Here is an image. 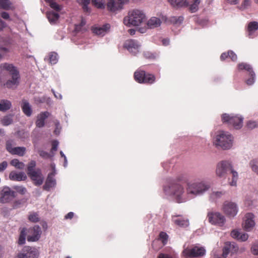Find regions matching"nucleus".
<instances>
[{"instance_id": "obj_59", "label": "nucleus", "mask_w": 258, "mask_h": 258, "mask_svg": "<svg viewBox=\"0 0 258 258\" xmlns=\"http://www.w3.org/2000/svg\"><path fill=\"white\" fill-rule=\"evenodd\" d=\"M157 258H173V257L168 254L160 253L158 255Z\"/></svg>"}, {"instance_id": "obj_56", "label": "nucleus", "mask_w": 258, "mask_h": 258, "mask_svg": "<svg viewBox=\"0 0 258 258\" xmlns=\"http://www.w3.org/2000/svg\"><path fill=\"white\" fill-rule=\"evenodd\" d=\"M248 235L247 234L245 233H240V235L239 237L238 240H240L242 241H245L248 239Z\"/></svg>"}, {"instance_id": "obj_48", "label": "nucleus", "mask_w": 258, "mask_h": 258, "mask_svg": "<svg viewBox=\"0 0 258 258\" xmlns=\"http://www.w3.org/2000/svg\"><path fill=\"white\" fill-rule=\"evenodd\" d=\"M14 188L17 192L22 195L25 194L27 192V189L23 186H15Z\"/></svg>"}, {"instance_id": "obj_58", "label": "nucleus", "mask_w": 258, "mask_h": 258, "mask_svg": "<svg viewBox=\"0 0 258 258\" xmlns=\"http://www.w3.org/2000/svg\"><path fill=\"white\" fill-rule=\"evenodd\" d=\"M8 166V163L4 161L0 164V172L3 171Z\"/></svg>"}, {"instance_id": "obj_54", "label": "nucleus", "mask_w": 258, "mask_h": 258, "mask_svg": "<svg viewBox=\"0 0 258 258\" xmlns=\"http://www.w3.org/2000/svg\"><path fill=\"white\" fill-rule=\"evenodd\" d=\"M250 4V0H244L241 5V9H246Z\"/></svg>"}, {"instance_id": "obj_13", "label": "nucleus", "mask_w": 258, "mask_h": 258, "mask_svg": "<svg viewBox=\"0 0 258 258\" xmlns=\"http://www.w3.org/2000/svg\"><path fill=\"white\" fill-rule=\"evenodd\" d=\"M223 211L227 216L233 217L237 214L238 209L234 203L226 201L223 204Z\"/></svg>"}, {"instance_id": "obj_43", "label": "nucleus", "mask_w": 258, "mask_h": 258, "mask_svg": "<svg viewBox=\"0 0 258 258\" xmlns=\"http://www.w3.org/2000/svg\"><path fill=\"white\" fill-rule=\"evenodd\" d=\"M54 1V0H49V2H47L46 3H48L49 6L53 10H55L56 11H60L61 10L60 6Z\"/></svg>"}, {"instance_id": "obj_64", "label": "nucleus", "mask_w": 258, "mask_h": 258, "mask_svg": "<svg viewBox=\"0 0 258 258\" xmlns=\"http://www.w3.org/2000/svg\"><path fill=\"white\" fill-rule=\"evenodd\" d=\"M144 55V56L146 58H152L154 57V55L152 54H150V53H149L148 52H145Z\"/></svg>"}, {"instance_id": "obj_62", "label": "nucleus", "mask_w": 258, "mask_h": 258, "mask_svg": "<svg viewBox=\"0 0 258 258\" xmlns=\"http://www.w3.org/2000/svg\"><path fill=\"white\" fill-rule=\"evenodd\" d=\"M228 57V53H227L226 52H224V53H222L220 56V59L222 60H224L226 58H227Z\"/></svg>"}, {"instance_id": "obj_17", "label": "nucleus", "mask_w": 258, "mask_h": 258, "mask_svg": "<svg viewBox=\"0 0 258 258\" xmlns=\"http://www.w3.org/2000/svg\"><path fill=\"white\" fill-rule=\"evenodd\" d=\"M132 54L135 55L139 52L140 45L137 40L128 39L125 41L123 45Z\"/></svg>"}, {"instance_id": "obj_31", "label": "nucleus", "mask_w": 258, "mask_h": 258, "mask_svg": "<svg viewBox=\"0 0 258 258\" xmlns=\"http://www.w3.org/2000/svg\"><path fill=\"white\" fill-rule=\"evenodd\" d=\"M11 107L12 104L10 101L5 99L0 101V111L5 112L9 110Z\"/></svg>"}, {"instance_id": "obj_61", "label": "nucleus", "mask_w": 258, "mask_h": 258, "mask_svg": "<svg viewBox=\"0 0 258 258\" xmlns=\"http://www.w3.org/2000/svg\"><path fill=\"white\" fill-rule=\"evenodd\" d=\"M1 17L5 20H9L10 19L9 14L7 12H4L2 13Z\"/></svg>"}, {"instance_id": "obj_29", "label": "nucleus", "mask_w": 258, "mask_h": 258, "mask_svg": "<svg viewBox=\"0 0 258 258\" xmlns=\"http://www.w3.org/2000/svg\"><path fill=\"white\" fill-rule=\"evenodd\" d=\"M161 24V21L156 17H152L147 22L148 27L150 29L159 27Z\"/></svg>"}, {"instance_id": "obj_27", "label": "nucleus", "mask_w": 258, "mask_h": 258, "mask_svg": "<svg viewBox=\"0 0 258 258\" xmlns=\"http://www.w3.org/2000/svg\"><path fill=\"white\" fill-rule=\"evenodd\" d=\"M12 79L7 81L5 85L8 88H12L19 84L20 75L12 76Z\"/></svg>"}, {"instance_id": "obj_8", "label": "nucleus", "mask_w": 258, "mask_h": 258, "mask_svg": "<svg viewBox=\"0 0 258 258\" xmlns=\"http://www.w3.org/2000/svg\"><path fill=\"white\" fill-rule=\"evenodd\" d=\"M39 253L34 247L25 246L16 255V258H38Z\"/></svg>"}, {"instance_id": "obj_55", "label": "nucleus", "mask_w": 258, "mask_h": 258, "mask_svg": "<svg viewBox=\"0 0 258 258\" xmlns=\"http://www.w3.org/2000/svg\"><path fill=\"white\" fill-rule=\"evenodd\" d=\"M256 126V122L255 121H249L247 123V127L248 128L252 129Z\"/></svg>"}, {"instance_id": "obj_51", "label": "nucleus", "mask_w": 258, "mask_h": 258, "mask_svg": "<svg viewBox=\"0 0 258 258\" xmlns=\"http://www.w3.org/2000/svg\"><path fill=\"white\" fill-rule=\"evenodd\" d=\"M58 145V142L57 141H53L52 142V147L51 149V152L52 153H53V152H55L57 150Z\"/></svg>"}, {"instance_id": "obj_52", "label": "nucleus", "mask_w": 258, "mask_h": 258, "mask_svg": "<svg viewBox=\"0 0 258 258\" xmlns=\"http://www.w3.org/2000/svg\"><path fill=\"white\" fill-rule=\"evenodd\" d=\"M240 235V233L236 230H233L231 233V236L234 238L237 239V240L239 239Z\"/></svg>"}, {"instance_id": "obj_32", "label": "nucleus", "mask_w": 258, "mask_h": 258, "mask_svg": "<svg viewBox=\"0 0 258 258\" xmlns=\"http://www.w3.org/2000/svg\"><path fill=\"white\" fill-rule=\"evenodd\" d=\"M27 228H23L20 230V233L18 240V244L20 245H23L26 242V237H27Z\"/></svg>"}, {"instance_id": "obj_63", "label": "nucleus", "mask_w": 258, "mask_h": 258, "mask_svg": "<svg viewBox=\"0 0 258 258\" xmlns=\"http://www.w3.org/2000/svg\"><path fill=\"white\" fill-rule=\"evenodd\" d=\"M74 213L73 212H69L65 216L66 219H72L74 217Z\"/></svg>"}, {"instance_id": "obj_5", "label": "nucleus", "mask_w": 258, "mask_h": 258, "mask_svg": "<svg viewBox=\"0 0 258 258\" xmlns=\"http://www.w3.org/2000/svg\"><path fill=\"white\" fill-rule=\"evenodd\" d=\"M135 80L139 83L152 84L156 81L155 76L151 74L146 73L145 71L138 70L134 73Z\"/></svg>"}, {"instance_id": "obj_33", "label": "nucleus", "mask_w": 258, "mask_h": 258, "mask_svg": "<svg viewBox=\"0 0 258 258\" xmlns=\"http://www.w3.org/2000/svg\"><path fill=\"white\" fill-rule=\"evenodd\" d=\"M258 29V23L256 22H251L249 23L247 27V31L248 32V36L249 38L252 37V34Z\"/></svg>"}, {"instance_id": "obj_40", "label": "nucleus", "mask_w": 258, "mask_h": 258, "mask_svg": "<svg viewBox=\"0 0 258 258\" xmlns=\"http://www.w3.org/2000/svg\"><path fill=\"white\" fill-rule=\"evenodd\" d=\"M27 201V199L25 198L15 200L13 203V207L15 209L20 208L21 206V205L26 203Z\"/></svg>"}, {"instance_id": "obj_22", "label": "nucleus", "mask_w": 258, "mask_h": 258, "mask_svg": "<svg viewBox=\"0 0 258 258\" xmlns=\"http://www.w3.org/2000/svg\"><path fill=\"white\" fill-rule=\"evenodd\" d=\"M253 215L252 214L248 213L245 216L244 223L243 224L244 229L246 231H249L255 225L253 220Z\"/></svg>"}, {"instance_id": "obj_41", "label": "nucleus", "mask_w": 258, "mask_h": 258, "mask_svg": "<svg viewBox=\"0 0 258 258\" xmlns=\"http://www.w3.org/2000/svg\"><path fill=\"white\" fill-rule=\"evenodd\" d=\"M90 3V0H82V5L83 11L86 13H90L91 9L88 7V5Z\"/></svg>"}, {"instance_id": "obj_4", "label": "nucleus", "mask_w": 258, "mask_h": 258, "mask_svg": "<svg viewBox=\"0 0 258 258\" xmlns=\"http://www.w3.org/2000/svg\"><path fill=\"white\" fill-rule=\"evenodd\" d=\"M232 137L231 134L224 131H219L216 135L214 143L216 147L224 150L230 148L232 145Z\"/></svg>"}, {"instance_id": "obj_37", "label": "nucleus", "mask_w": 258, "mask_h": 258, "mask_svg": "<svg viewBox=\"0 0 258 258\" xmlns=\"http://www.w3.org/2000/svg\"><path fill=\"white\" fill-rule=\"evenodd\" d=\"M201 0H192V3L189 5V10L191 13L197 12L199 9V5Z\"/></svg>"}, {"instance_id": "obj_60", "label": "nucleus", "mask_w": 258, "mask_h": 258, "mask_svg": "<svg viewBox=\"0 0 258 258\" xmlns=\"http://www.w3.org/2000/svg\"><path fill=\"white\" fill-rule=\"evenodd\" d=\"M222 195V193L220 191L213 192L211 194V197L212 198L220 197Z\"/></svg>"}, {"instance_id": "obj_18", "label": "nucleus", "mask_w": 258, "mask_h": 258, "mask_svg": "<svg viewBox=\"0 0 258 258\" xmlns=\"http://www.w3.org/2000/svg\"><path fill=\"white\" fill-rule=\"evenodd\" d=\"M7 150L12 155H17L23 156L26 152V148L24 147H13L12 144L10 141L6 143Z\"/></svg>"}, {"instance_id": "obj_11", "label": "nucleus", "mask_w": 258, "mask_h": 258, "mask_svg": "<svg viewBox=\"0 0 258 258\" xmlns=\"http://www.w3.org/2000/svg\"><path fill=\"white\" fill-rule=\"evenodd\" d=\"M27 240L29 242H35L39 240L41 234V228L35 225L33 227L27 229Z\"/></svg>"}, {"instance_id": "obj_7", "label": "nucleus", "mask_w": 258, "mask_h": 258, "mask_svg": "<svg viewBox=\"0 0 258 258\" xmlns=\"http://www.w3.org/2000/svg\"><path fill=\"white\" fill-rule=\"evenodd\" d=\"M171 194H172L178 203L183 202V195L184 194V188L183 185L177 182H173L169 186Z\"/></svg>"}, {"instance_id": "obj_20", "label": "nucleus", "mask_w": 258, "mask_h": 258, "mask_svg": "<svg viewBox=\"0 0 258 258\" xmlns=\"http://www.w3.org/2000/svg\"><path fill=\"white\" fill-rule=\"evenodd\" d=\"M35 185L39 186L42 184L43 177L42 176L41 170L37 169L34 172L28 174Z\"/></svg>"}, {"instance_id": "obj_28", "label": "nucleus", "mask_w": 258, "mask_h": 258, "mask_svg": "<svg viewBox=\"0 0 258 258\" xmlns=\"http://www.w3.org/2000/svg\"><path fill=\"white\" fill-rule=\"evenodd\" d=\"M46 16L49 22L51 24H55L59 18V14L53 11L47 12Z\"/></svg>"}, {"instance_id": "obj_6", "label": "nucleus", "mask_w": 258, "mask_h": 258, "mask_svg": "<svg viewBox=\"0 0 258 258\" xmlns=\"http://www.w3.org/2000/svg\"><path fill=\"white\" fill-rule=\"evenodd\" d=\"M221 119L224 123L232 125L235 129H240L243 125V118L238 115H232L228 114H223Z\"/></svg>"}, {"instance_id": "obj_36", "label": "nucleus", "mask_w": 258, "mask_h": 258, "mask_svg": "<svg viewBox=\"0 0 258 258\" xmlns=\"http://www.w3.org/2000/svg\"><path fill=\"white\" fill-rule=\"evenodd\" d=\"M0 8L6 10L14 9L10 0H0Z\"/></svg>"}, {"instance_id": "obj_30", "label": "nucleus", "mask_w": 258, "mask_h": 258, "mask_svg": "<svg viewBox=\"0 0 258 258\" xmlns=\"http://www.w3.org/2000/svg\"><path fill=\"white\" fill-rule=\"evenodd\" d=\"M168 2L172 7L177 8L187 6L186 0H168Z\"/></svg>"}, {"instance_id": "obj_23", "label": "nucleus", "mask_w": 258, "mask_h": 258, "mask_svg": "<svg viewBox=\"0 0 258 258\" xmlns=\"http://www.w3.org/2000/svg\"><path fill=\"white\" fill-rule=\"evenodd\" d=\"M2 70L8 71L11 76L19 75V72L13 64L4 63L1 64Z\"/></svg>"}, {"instance_id": "obj_26", "label": "nucleus", "mask_w": 258, "mask_h": 258, "mask_svg": "<svg viewBox=\"0 0 258 258\" xmlns=\"http://www.w3.org/2000/svg\"><path fill=\"white\" fill-rule=\"evenodd\" d=\"M173 221L176 225L181 227H186L189 225L188 220L181 217L175 216L173 218Z\"/></svg>"}, {"instance_id": "obj_57", "label": "nucleus", "mask_w": 258, "mask_h": 258, "mask_svg": "<svg viewBox=\"0 0 258 258\" xmlns=\"http://www.w3.org/2000/svg\"><path fill=\"white\" fill-rule=\"evenodd\" d=\"M39 155L43 158H48L50 157V155L47 152L44 151H40L39 152Z\"/></svg>"}, {"instance_id": "obj_3", "label": "nucleus", "mask_w": 258, "mask_h": 258, "mask_svg": "<svg viewBox=\"0 0 258 258\" xmlns=\"http://www.w3.org/2000/svg\"><path fill=\"white\" fill-rule=\"evenodd\" d=\"M210 186L205 181L189 182L186 186V193L191 197L203 194L208 190Z\"/></svg>"}, {"instance_id": "obj_46", "label": "nucleus", "mask_w": 258, "mask_h": 258, "mask_svg": "<svg viewBox=\"0 0 258 258\" xmlns=\"http://www.w3.org/2000/svg\"><path fill=\"white\" fill-rule=\"evenodd\" d=\"M29 220L33 222H37L39 219L37 213L33 212L30 214L28 217Z\"/></svg>"}, {"instance_id": "obj_24", "label": "nucleus", "mask_w": 258, "mask_h": 258, "mask_svg": "<svg viewBox=\"0 0 258 258\" xmlns=\"http://www.w3.org/2000/svg\"><path fill=\"white\" fill-rule=\"evenodd\" d=\"M49 113L47 111L40 113L37 116L36 121V125L37 127L41 128L44 126L45 124V120L49 116Z\"/></svg>"}, {"instance_id": "obj_14", "label": "nucleus", "mask_w": 258, "mask_h": 258, "mask_svg": "<svg viewBox=\"0 0 258 258\" xmlns=\"http://www.w3.org/2000/svg\"><path fill=\"white\" fill-rule=\"evenodd\" d=\"M124 4L125 0H108L107 9L110 12L116 13L123 9Z\"/></svg>"}, {"instance_id": "obj_34", "label": "nucleus", "mask_w": 258, "mask_h": 258, "mask_svg": "<svg viewBox=\"0 0 258 258\" xmlns=\"http://www.w3.org/2000/svg\"><path fill=\"white\" fill-rule=\"evenodd\" d=\"M22 109L24 112V113L27 116H31L32 114V109L29 105V102L24 100H23V105L22 106Z\"/></svg>"}, {"instance_id": "obj_2", "label": "nucleus", "mask_w": 258, "mask_h": 258, "mask_svg": "<svg viewBox=\"0 0 258 258\" xmlns=\"http://www.w3.org/2000/svg\"><path fill=\"white\" fill-rule=\"evenodd\" d=\"M146 21L145 14L140 10H133L130 11L127 16L123 19V23L125 25L139 26Z\"/></svg>"}, {"instance_id": "obj_15", "label": "nucleus", "mask_w": 258, "mask_h": 258, "mask_svg": "<svg viewBox=\"0 0 258 258\" xmlns=\"http://www.w3.org/2000/svg\"><path fill=\"white\" fill-rule=\"evenodd\" d=\"M239 249L238 245L235 243L226 242L222 248V254L224 258H226L229 253L231 255L237 252Z\"/></svg>"}, {"instance_id": "obj_44", "label": "nucleus", "mask_w": 258, "mask_h": 258, "mask_svg": "<svg viewBox=\"0 0 258 258\" xmlns=\"http://www.w3.org/2000/svg\"><path fill=\"white\" fill-rule=\"evenodd\" d=\"M159 239L162 241L163 244L165 245L168 240V235L164 232H161L159 235Z\"/></svg>"}, {"instance_id": "obj_53", "label": "nucleus", "mask_w": 258, "mask_h": 258, "mask_svg": "<svg viewBox=\"0 0 258 258\" xmlns=\"http://www.w3.org/2000/svg\"><path fill=\"white\" fill-rule=\"evenodd\" d=\"M251 251L253 254H258V245L256 244H253L251 248Z\"/></svg>"}, {"instance_id": "obj_39", "label": "nucleus", "mask_w": 258, "mask_h": 258, "mask_svg": "<svg viewBox=\"0 0 258 258\" xmlns=\"http://www.w3.org/2000/svg\"><path fill=\"white\" fill-rule=\"evenodd\" d=\"M49 61L51 64H55L57 62V54L54 52H51L49 54Z\"/></svg>"}, {"instance_id": "obj_38", "label": "nucleus", "mask_w": 258, "mask_h": 258, "mask_svg": "<svg viewBox=\"0 0 258 258\" xmlns=\"http://www.w3.org/2000/svg\"><path fill=\"white\" fill-rule=\"evenodd\" d=\"M10 164L11 165L19 169H23L25 167V164L22 162H20L17 159L12 160L11 161Z\"/></svg>"}, {"instance_id": "obj_21", "label": "nucleus", "mask_w": 258, "mask_h": 258, "mask_svg": "<svg viewBox=\"0 0 258 258\" xmlns=\"http://www.w3.org/2000/svg\"><path fill=\"white\" fill-rule=\"evenodd\" d=\"M55 174V171L48 174L45 183L43 186L44 190L49 191L51 188L55 185L56 181L54 178Z\"/></svg>"}, {"instance_id": "obj_19", "label": "nucleus", "mask_w": 258, "mask_h": 258, "mask_svg": "<svg viewBox=\"0 0 258 258\" xmlns=\"http://www.w3.org/2000/svg\"><path fill=\"white\" fill-rule=\"evenodd\" d=\"M110 28V25L109 24H105L102 26L99 25H94L91 27L92 32L98 36H103L105 35Z\"/></svg>"}, {"instance_id": "obj_35", "label": "nucleus", "mask_w": 258, "mask_h": 258, "mask_svg": "<svg viewBox=\"0 0 258 258\" xmlns=\"http://www.w3.org/2000/svg\"><path fill=\"white\" fill-rule=\"evenodd\" d=\"M13 122V116L11 114L6 115L1 119V124L4 126L9 125L11 124Z\"/></svg>"}, {"instance_id": "obj_9", "label": "nucleus", "mask_w": 258, "mask_h": 258, "mask_svg": "<svg viewBox=\"0 0 258 258\" xmlns=\"http://www.w3.org/2000/svg\"><path fill=\"white\" fill-rule=\"evenodd\" d=\"M16 196V192L9 187L5 186L0 190V202L2 203H10Z\"/></svg>"}, {"instance_id": "obj_42", "label": "nucleus", "mask_w": 258, "mask_h": 258, "mask_svg": "<svg viewBox=\"0 0 258 258\" xmlns=\"http://www.w3.org/2000/svg\"><path fill=\"white\" fill-rule=\"evenodd\" d=\"M249 165L252 171L258 173V161L257 159H255L250 161Z\"/></svg>"}, {"instance_id": "obj_12", "label": "nucleus", "mask_w": 258, "mask_h": 258, "mask_svg": "<svg viewBox=\"0 0 258 258\" xmlns=\"http://www.w3.org/2000/svg\"><path fill=\"white\" fill-rule=\"evenodd\" d=\"M184 254L190 257L203 256L205 254L206 250L203 247L195 246L191 248H186L183 250Z\"/></svg>"}, {"instance_id": "obj_49", "label": "nucleus", "mask_w": 258, "mask_h": 258, "mask_svg": "<svg viewBox=\"0 0 258 258\" xmlns=\"http://www.w3.org/2000/svg\"><path fill=\"white\" fill-rule=\"evenodd\" d=\"M92 3L98 8H102L104 7L102 0H92Z\"/></svg>"}, {"instance_id": "obj_1", "label": "nucleus", "mask_w": 258, "mask_h": 258, "mask_svg": "<svg viewBox=\"0 0 258 258\" xmlns=\"http://www.w3.org/2000/svg\"><path fill=\"white\" fill-rule=\"evenodd\" d=\"M230 172L232 175V181L229 182L231 186H236L238 179V173L234 170L231 164L227 161H222L217 165L216 173V175L220 177H224Z\"/></svg>"}, {"instance_id": "obj_47", "label": "nucleus", "mask_w": 258, "mask_h": 258, "mask_svg": "<svg viewBox=\"0 0 258 258\" xmlns=\"http://www.w3.org/2000/svg\"><path fill=\"white\" fill-rule=\"evenodd\" d=\"M36 166V162L34 161H31L28 165L27 167V174H29L30 173H32V172H34L35 170L34 169Z\"/></svg>"}, {"instance_id": "obj_25", "label": "nucleus", "mask_w": 258, "mask_h": 258, "mask_svg": "<svg viewBox=\"0 0 258 258\" xmlns=\"http://www.w3.org/2000/svg\"><path fill=\"white\" fill-rule=\"evenodd\" d=\"M9 178L14 181H22L27 178V176L23 172L17 173L16 171H11L9 174Z\"/></svg>"}, {"instance_id": "obj_45", "label": "nucleus", "mask_w": 258, "mask_h": 258, "mask_svg": "<svg viewBox=\"0 0 258 258\" xmlns=\"http://www.w3.org/2000/svg\"><path fill=\"white\" fill-rule=\"evenodd\" d=\"M183 21V17L180 16V17H172L170 18V21L172 23L174 24H181L182 21Z\"/></svg>"}, {"instance_id": "obj_16", "label": "nucleus", "mask_w": 258, "mask_h": 258, "mask_svg": "<svg viewBox=\"0 0 258 258\" xmlns=\"http://www.w3.org/2000/svg\"><path fill=\"white\" fill-rule=\"evenodd\" d=\"M238 69L239 70H245L249 73L250 78L246 80V83L248 85H251L254 82L255 74L252 71L250 65L242 62L238 64Z\"/></svg>"}, {"instance_id": "obj_10", "label": "nucleus", "mask_w": 258, "mask_h": 258, "mask_svg": "<svg viewBox=\"0 0 258 258\" xmlns=\"http://www.w3.org/2000/svg\"><path fill=\"white\" fill-rule=\"evenodd\" d=\"M207 217L210 223L219 226H223L226 220L224 216L219 212H209Z\"/></svg>"}, {"instance_id": "obj_50", "label": "nucleus", "mask_w": 258, "mask_h": 258, "mask_svg": "<svg viewBox=\"0 0 258 258\" xmlns=\"http://www.w3.org/2000/svg\"><path fill=\"white\" fill-rule=\"evenodd\" d=\"M228 57L231 58L232 61H235L237 59V55L232 50H229L228 51Z\"/></svg>"}]
</instances>
